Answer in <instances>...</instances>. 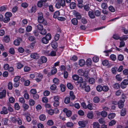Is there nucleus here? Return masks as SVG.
<instances>
[{
	"label": "nucleus",
	"instance_id": "obj_1",
	"mask_svg": "<svg viewBox=\"0 0 128 128\" xmlns=\"http://www.w3.org/2000/svg\"><path fill=\"white\" fill-rule=\"evenodd\" d=\"M52 38L51 35L50 33H48L45 36L42 38V42L44 44H47L49 40Z\"/></svg>",
	"mask_w": 128,
	"mask_h": 128
},
{
	"label": "nucleus",
	"instance_id": "obj_2",
	"mask_svg": "<svg viewBox=\"0 0 128 128\" xmlns=\"http://www.w3.org/2000/svg\"><path fill=\"white\" fill-rule=\"evenodd\" d=\"M38 21L39 23H42L44 20V19L43 17V14L42 12H39L38 13Z\"/></svg>",
	"mask_w": 128,
	"mask_h": 128
},
{
	"label": "nucleus",
	"instance_id": "obj_3",
	"mask_svg": "<svg viewBox=\"0 0 128 128\" xmlns=\"http://www.w3.org/2000/svg\"><path fill=\"white\" fill-rule=\"evenodd\" d=\"M30 56L32 58L35 59H38L39 58V55L36 53H32Z\"/></svg>",
	"mask_w": 128,
	"mask_h": 128
},
{
	"label": "nucleus",
	"instance_id": "obj_4",
	"mask_svg": "<svg viewBox=\"0 0 128 128\" xmlns=\"http://www.w3.org/2000/svg\"><path fill=\"white\" fill-rule=\"evenodd\" d=\"M88 15L89 17L91 19H94L95 18L94 12L92 11H90L88 12Z\"/></svg>",
	"mask_w": 128,
	"mask_h": 128
},
{
	"label": "nucleus",
	"instance_id": "obj_5",
	"mask_svg": "<svg viewBox=\"0 0 128 128\" xmlns=\"http://www.w3.org/2000/svg\"><path fill=\"white\" fill-rule=\"evenodd\" d=\"M125 100H120L118 102V107L120 108H122L124 105V102Z\"/></svg>",
	"mask_w": 128,
	"mask_h": 128
},
{
	"label": "nucleus",
	"instance_id": "obj_6",
	"mask_svg": "<svg viewBox=\"0 0 128 128\" xmlns=\"http://www.w3.org/2000/svg\"><path fill=\"white\" fill-rule=\"evenodd\" d=\"M22 40V39L20 38H18L14 41V44L16 46L19 45L20 43V41Z\"/></svg>",
	"mask_w": 128,
	"mask_h": 128
},
{
	"label": "nucleus",
	"instance_id": "obj_7",
	"mask_svg": "<svg viewBox=\"0 0 128 128\" xmlns=\"http://www.w3.org/2000/svg\"><path fill=\"white\" fill-rule=\"evenodd\" d=\"M6 94V90H3L2 92H0V98H2L3 97H5Z\"/></svg>",
	"mask_w": 128,
	"mask_h": 128
},
{
	"label": "nucleus",
	"instance_id": "obj_8",
	"mask_svg": "<svg viewBox=\"0 0 128 128\" xmlns=\"http://www.w3.org/2000/svg\"><path fill=\"white\" fill-rule=\"evenodd\" d=\"M70 98L71 100H73L75 98V96L74 95V92L72 91H70Z\"/></svg>",
	"mask_w": 128,
	"mask_h": 128
},
{
	"label": "nucleus",
	"instance_id": "obj_9",
	"mask_svg": "<svg viewBox=\"0 0 128 128\" xmlns=\"http://www.w3.org/2000/svg\"><path fill=\"white\" fill-rule=\"evenodd\" d=\"M74 15L78 19L80 20L81 18V16L80 14L78 12H75Z\"/></svg>",
	"mask_w": 128,
	"mask_h": 128
},
{
	"label": "nucleus",
	"instance_id": "obj_10",
	"mask_svg": "<svg viewBox=\"0 0 128 128\" xmlns=\"http://www.w3.org/2000/svg\"><path fill=\"white\" fill-rule=\"evenodd\" d=\"M47 59L46 57L44 56H41L40 58V61L43 63H45L47 61Z\"/></svg>",
	"mask_w": 128,
	"mask_h": 128
},
{
	"label": "nucleus",
	"instance_id": "obj_11",
	"mask_svg": "<svg viewBox=\"0 0 128 128\" xmlns=\"http://www.w3.org/2000/svg\"><path fill=\"white\" fill-rule=\"evenodd\" d=\"M94 12L95 16H96L97 17H99L100 15L101 12L99 10H94Z\"/></svg>",
	"mask_w": 128,
	"mask_h": 128
},
{
	"label": "nucleus",
	"instance_id": "obj_12",
	"mask_svg": "<svg viewBox=\"0 0 128 128\" xmlns=\"http://www.w3.org/2000/svg\"><path fill=\"white\" fill-rule=\"evenodd\" d=\"M72 23L74 25H76L78 23V21L77 19L75 18H73L71 20Z\"/></svg>",
	"mask_w": 128,
	"mask_h": 128
},
{
	"label": "nucleus",
	"instance_id": "obj_13",
	"mask_svg": "<svg viewBox=\"0 0 128 128\" xmlns=\"http://www.w3.org/2000/svg\"><path fill=\"white\" fill-rule=\"evenodd\" d=\"M79 64L80 66H83L85 64V61L83 59H81L79 61Z\"/></svg>",
	"mask_w": 128,
	"mask_h": 128
},
{
	"label": "nucleus",
	"instance_id": "obj_14",
	"mask_svg": "<svg viewBox=\"0 0 128 128\" xmlns=\"http://www.w3.org/2000/svg\"><path fill=\"white\" fill-rule=\"evenodd\" d=\"M126 110L125 108H123L121 111V116H124L126 114Z\"/></svg>",
	"mask_w": 128,
	"mask_h": 128
},
{
	"label": "nucleus",
	"instance_id": "obj_15",
	"mask_svg": "<svg viewBox=\"0 0 128 128\" xmlns=\"http://www.w3.org/2000/svg\"><path fill=\"white\" fill-rule=\"evenodd\" d=\"M113 87L114 89H118L120 88V84L118 83H116L113 85Z\"/></svg>",
	"mask_w": 128,
	"mask_h": 128
},
{
	"label": "nucleus",
	"instance_id": "obj_16",
	"mask_svg": "<svg viewBox=\"0 0 128 128\" xmlns=\"http://www.w3.org/2000/svg\"><path fill=\"white\" fill-rule=\"evenodd\" d=\"M76 6V4L74 2H72L70 3V8L72 9H74Z\"/></svg>",
	"mask_w": 128,
	"mask_h": 128
},
{
	"label": "nucleus",
	"instance_id": "obj_17",
	"mask_svg": "<svg viewBox=\"0 0 128 128\" xmlns=\"http://www.w3.org/2000/svg\"><path fill=\"white\" fill-rule=\"evenodd\" d=\"M87 116L88 118L90 119L94 117L92 112H90L88 113L87 115Z\"/></svg>",
	"mask_w": 128,
	"mask_h": 128
},
{
	"label": "nucleus",
	"instance_id": "obj_18",
	"mask_svg": "<svg viewBox=\"0 0 128 128\" xmlns=\"http://www.w3.org/2000/svg\"><path fill=\"white\" fill-rule=\"evenodd\" d=\"M37 27L38 29L39 30V32L42 30L44 28L43 26L41 24H38L37 26Z\"/></svg>",
	"mask_w": 128,
	"mask_h": 128
},
{
	"label": "nucleus",
	"instance_id": "obj_19",
	"mask_svg": "<svg viewBox=\"0 0 128 128\" xmlns=\"http://www.w3.org/2000/svg\"><path fill=\"white\" fill-rule=\"evenodd\" d=\"M78 124L80 126L82 127H84L86 126L85 122L83 121H79L78 122Z\"/></svg>",
	"mask_w": 128,
	"mask_h": 128
},
{
	"label": "nucleus",
	"instance_id": "obj_20",
	"mask_svg": "<svg viewBox=\"0 0 128 128\" xmlns=\"http://www.w3.org/2000/svg\"><path fill=\"white\" fill-rule=\"evenodd\" d=\"M51 45L52 48L54 49L56 48L58 46L57 43L56 42H52Z\"/></svg>",
	"mask_w": 128,
	"mask_h": 128
},
{
	"label": "nucleus",
	"instance_id": "obj_21",
	"mask_svg": "<svg viewBox=\"0 0 128 128\" xmlns=\"http://www.w3.org/2000/svg\"><path fill=\"white\" fill-rule=\"evenodd\" d=\"M60 14V12L59 11H56L54 13L53 15V17L54 18H56Z\"/></svg>",
	"mask_w": 128,
	"mask_h": 128
},
{
	"label": "nucleus",
	"instance_id": "obj_22",
	"mask_svg": "<svg viewBox=\"0 0 128 128\" xmlns=\"http://www.w3.org/2000/svg\"><path fill=\"white\" fill-rule=\"evenodd\" d=\"M115 116V114L114 113H112L109 114L108 116V118L112 119L114 118Z\"/></svg>",
	"mask_w": 128,
	"mask_h": 128
},
{
	"label": "nucleus",
	"instance_id": "obj_23",
	"mask_svg": "<svg viewBox=\"0 0 128 128\" xmlns=\"http://www.w3.org/2000/svg\"><path fill=\"white\" fill-rule=\"evenodd\" d=\"M100 125L99 123L97 122H95L94 123L93 126L94 128H99Z\"/></svg>",
	"mask_w": 128,
	"mask_h": 128
},
{
	"label": "nucleus",
	"instance_id": "obj_24",
	"mask_svg": "<svg viewBox=\"0 0 128 128\" xmlns=\"http://www.w3.org/2000/svg\"><path fill=\"white\" fill-rule=\"evenodd\" d=\"M46 118L45 116L43 114L39 116V118L40 120L44 121Z\"/></svg>",
	"mask_w": 128,
	"mask_h": 128
},
{
	"label": "nucleus",
	"instance_id": "obj_25",
	"mask_svg": "<svg viewBox=\"0 0 128 128\" xmlns=\"http://www.w3.org/2000/svg\"><path fill=\"white\" fill-rule=\"evenodd\" d=\"M72 78L74 80H78L79 78V77L77 75L74 74L72 76Z\"/></svg>",
	"mask_w": 128,
	"mask_h": 128
},
{
	"label": "nucleus",
	"instance_id": "obj_26",
	"mask_svg": "<svg viewBox=\"0 0 128 128\" xmlns=\"http://www.w3.org/2000/svg\"><path fill=\"white\" fill-rule=\"evenodd\" d=\"M4 40L5 42H8L10 40V38L8 36H6L4 37Z\"/></svg>",
	"mask_w": 128,
	"mask_h": 128
},
{
	"label": "nucleus",
	"instance_id": "obj_27",
	"mask_svg": "<svg viewBox=\"0 0 128 128\" xmlns=\"http://www.w3.org/2000/svg\"><path fill=\"white\" fill-rule=\"evenodd\" d=\"M67 86L68 88L70 90H72L73 88V85L70 83L67 84Z\"/></svg>",
	"mask_w": 128,
	"mask_h": 128
},
{
	"label": "nucleus",
	"instance_id": "obj_28",
	"mask_svg": "<svg viewBox=\"0 0 128 128\" xmlns=\"http://www.w3.org/2000/svg\"><path fill=\"white\" fill-rule=\"evenodd\" d=\"M86 86V83L85 81L80 84V86L83 88H84Z\"/></svg>",
	"mask_w": 128,
	"mask_h": 128
},
{
	"label": "nucleus",
	"instance_id": "obj_29",
	"mask_svg": "<svg viewBox=\"0 0 128 128\" xmlns=\"http://www.w3.org/2000/svg\"><path fill=\"white\" fill-rule=\"evenodd\" d=\"M53 81L54 84H59V80L57 78H54L53 80Z\"/></svg>",
	"mask_w": 128,
	"mask_h": 128
},
{
	"label": "nucleus",
	"instance_id": "obj_30",
	"mask_svg": "<svg viewBox=\"0 0 128 128\" xmlns=\"http://www.w3.org/2000/svg\"><path fill=\"white\" fill-rule=\"evenodd\" d=\"M101 7L103 9H106L107 8L108 6L107 4L104 3H103L102 4Z\"/></svg>",
	"mask_w": 128,
	"mask_h": 128
},
{
	"label": "nucleus",
	"instance_id": "obj_31",
	"mask_svg": "<svg viewBox=\"0 0 128 128\" xmlns=\"http://www.w3.org/2000/svg\"><path fill=\"white\" fill-rule=\"evenodd\" d=\"M73 124L71 122H68L66 124V126L67 127L72 128L73 127Z\"/></svg>",
	"mask_w": 128,
	"mask_h": 128
},
{
	"label": "nucleus",
	"instance_id": "obj_32",
	"mask_svg": "<svg viewBox=\"0 0 128 128\" xmlns=\"http://www.w3.org/2000/svg\"><path fill=\"white\" fill-rule=\"evenodd\" d=\"M92 63V60L90 58H88L86 61V64L88 66H90Z\"/></svg>",
	"mask_w": 128,
	"mask_h": 128
},
{
	"label": "nucleus",
	"instance_id": "obj_33",
	"mask_svg": "<svg viewBox=\"0 0 128 128\" xmlns=\"http://www.w3.org/2000/svg\"><path fill=\"white\" fill-rule=\"evenodd\" d=\"M113 38L115 40H118L120 38V37L119 36L118 34H115L113 35L112 36Z\"/></svg>",
	"mask_w": 128,
	"mask_h": 128
},
{
	"label": "nucleus",
	"instance_id": "obj_34",
	"mask_svg": "<svg viewBox=\"0 0 128 128\" xmlns=\"http://www.w3.org/2000/svg\"><path fill=\"white\" fill-rule=\"evenodd\" d=\"M60 87L61 91L62 92H64L65 90V86L64 84H61L60 85Z\"/></svg>",
	"mask_w": 128,
	"mask_h": 128
},
{
	"label": "nucleus",
	"instance_id": "obj_35",
	"mask_svg": "<svg viewBox=\"0 0 128 128\" xmlns=\"http://www.w3.org/2000/svg\"><path fill=\"white\" fill-rule=\"evenodd\" d=\"M102 86L100 85L98 86L96 88L97 90L99 92H101L102 90Z\"/></svg>",
	"mask_w": 128,
	"mask_h": 128
},
{
	"label": "nucleus",
	"instance_id": "obj_36",
	"mask_svg": "<svg viewBox=\"0 0 128 128\" xmlns=\"http://www.w3.org/2000/svg\"><path fill=\"white\" fill-rule=\"evenodd\" d=\"M100 98L98 97H95L94 98V102L95 103H97L100 101Z\"/></svg>",
	"mask_w": 128,
	"mask_h": 128
},
{
	"label": "nucleus",
	"instance_id": "obj_37",
	"mask_svg": "<svg viewBox=\"0 0 128 128\" xmlns=\"http://www.w3.org/2000/svg\"><path fill=\"white\" fill-rule=\"evenodd\" d=\"M29 104L31 106H34L35 104L34 101L32 99H30L29 100Z\"/></svg>",
	"mask_w": 128,
	"mask_h": 128
},
{
	"label": "nucleus",
	"instance_id": "obj_38",
	"mask_svg": "<svg viewBox=\"0 0 128 128\" xmlns=\"http://www.w3.org/2000/svg\"><path fill=\"white\" fill-rule=\"evenodd\" d=\"M102 88V90L104 92H107L109 90L108 87L106 86H104Z\"/></svg>",
	"mask_w": 128,
	"mask_h": 128
},
{
	"label": "nucleus",
	"instance_id": "obj_39",
	"mask_svg": "<svg viewBox=\"0 0 128 128\" xmlns=\"http://www.w3.org/2000/svg\"><path fill=\"white\" fill-rule=\"evenodd\" d=\"M101 115L103 117H105L107 115V114L106 112L105 111H102L101 113Z\"/></svg>",
	"mask_w": 128,
	"mask_h": 128
},
{
	"label": "nucleus",
	"instance_id": "obj_40",
	"mask_svg": "<svg viewBox=\"0 0 128 128\" xmlns=\"http://www.w3.org/2000/svg\"><path fill=\"white\" fill-rule=\"evenodd\" d=\"M6 17L10 18L12 16V14L10 12H7L5 14Z\"/></svg>",
	"mask_w": 128,
	"mask_h": 128
},
{
	"label": "nucleus",
	"instance_id": "obj_41",
	"mask_svg": "<svg viewBox=\"0 0 128 128\" xmlns=\"http://www.w3.org/2000/svg\"><path fill=\"white\" fill-rule=\"evenodd\" d=\"M39 32L40 34H41L44 35H46L47 33L46 30L45 29H44L43 30H42L40 31Z\"/></svg>",
	"mask_w": 128,
	"mask_h": 128
},
{
	"label": "nucleus",
	"instance_id": "obj_42",
	"mask_svg": "<svg viewBox=\"0 0 128 128\" xmlns=\"http://www.w3.org/2000/svg\"><path fill=\"white\" fill-rule=\"evenodd\" d=\"M124 58L122 54H120L118 56V59L119 60L122 61Z\"/></svg>",
	"mask_w": 128,
	"mask_h": 128
},
{
	"label": "nucleus",
	"instance_id": "obj_43",
	"mask_svg": "<svg viewBox=\"0 0 128 128\" xmlns=\"http://www.w3.org/2000/svg\"><path fill=\"white\" fill-rule=\"evenodd\" d=\"M108 9L110 11L112 12H114L115 11V8L112 6H110L108 8Z\"/></svg>",
	"mask_w": 128,
	"mask_h": 128
},
{
	"label": "nucleus",
	"instance_id": "obj_44",
	"mask_svg": "<svg viewBox=\"0 0 128 128\" xmlns=\"http://www.w3.org/2000/svg\"><path fill=\"white\" fill-rule=\"evenodd\" d=\"M14 108L16 110H18L20 108V106H19L18 104L16 103H15L14 105Z\"/></svg>",
	"mask_w": 128,
	"mask_h": 128
},
{
	"label": "nucleus",
	"instance_id": "obj_45",
	"mask_svg": "<svg viewBox=\"0 0 128 128\" xmlns=\"http://www.w3.org/2000/svg\"><path fill=\"white\" fill-rule=\"evenodd\" d=\"M22 106L24 110L28 109L29 107L28 105L26 104H24Z\"/></svg>",
	"mask_w": 128,
	"mask_h": 128
},
{
	"label": "nucleus",
	"instance_id": "obj_46",
	"mask_svg": "<svg viewBox=\"0 0 128 128\" xmlns=\"http://www.w3.org/2000/svg\"><path fill=\"white\" fill-rule=\"evenodd\" d=\"M8 89L11 90L12 88V82H10L8 83Z\"/></svg>",
	"mask_w": 128,
	"mask_h": 128
},
{
	"label": "nucleus",
	"instance_id": "obj_47",
	"mask_svg": "<svg viewBox=\"0 0 128 128\" xmlns=\"http://www.w3.org/2000/svg\"><path fill=\"white\" fill-rule=\"evenodd\" d=\"M88 82L91 84H93L95 80L93 78H90L88 80Z\"/></svg>",
	"mask_w": 128,
	"mask_h": 128
},
{
	"label": "nucleus",
	"instance_id": "obj_48",
	"mask_svg": "<svg viewBox=\"0 0 128 128\" xmlns=\"http://www.w3.org/2000/svg\"><path fill=\"white\" fill-rule=\"evenodd\" d=\"M93 61L95 62H98L99 60V58L97 56H94L92 58Z\"/></svg>",
	"mask_w": 128,
	"mask_h": 128
},
{
	"label": "nucleus",
	"instance_id": "obj_49",
	"mask_svg": "<svg viewBox=\"0 0 128 128\" xmlns=\"http://www.w3.org/2000/svg\"><path fill=\"white\" fill-rule=\"evenodd\" d=\"M10 20V18L5 16V17L3 19V21L4 22L7 23L9 22Z\"/></svg>",
	"mask_w": 128,
	"mask_h": 128
},
{
	"label": "nucleus",
	"instance_id": "obj_50",
	"mask_svg": "<svg viewBox=\"0 0 128 128\" xmlns=\"http://www.w3.org/2000/svg\"><path fill=\"white\" fill-rule=\"evenodd\" d=\"M70 102V98L67 97L64 100V102L66 104H68Z\"/></svg>",
	"mask_w": 128,
	"mask_h": 128
},
{
	"label": "nucleus",
	"instance_id": "obj_51",
	"mask_svg": "<svg viewBox=\"0 0 128 128\" xmlns=\"http://www.w3.org/2000/svg\"><path fill=\"white\" fill-rule=\"evenodd\" d=\"M85 88V91L87 92H89L90 90V88L89 86L88 85L85 86V87L84 88Z\"/></svg>",
	"mask_w": 128,
	"mask_h": 128
},
{
	"label": "nucleus",
	"instance_id": "obj_52",
	"mask_svg": "<svg viewBox=\"0 0 128 128\" xmlns=\"http://www.w3.org/2000/svg\"><path fill=\"white\" fill-rule=\"evenodd\" d=\"M102 64L104 66H107L108 64V62L107 60H105L102 62Z\"/></svg>",
	"mask_w": 128,
	"mask_h": 128
},
{
	"label": "nucleus",
	"instance_id": "obj_53",
	"mask_svg": "<svg viewBox=\"0 0 128 128\" xmlns=\"http://www.w3.org/2000/svg\"><path fill=\"white\" fill-rule=\"evenodd\" d=\"M47 124L49 126H52L53 125L54 122L53 121L51 120H48L47 123Z\"/></svg>",
	"mask_w": 128,
	"mask_h": 128
},
{
	"label": "nucleus",
	"instance_id": "obj_54",
	"mask_svg": "<svg viewBox=\"0 0 128 128\" xmlns=\"http://www.w3.org/2000/svg\"><path fill=\"white\" fill-rule=\"evenodd\" d=\"M81 22L83 24H85L87 23L88 21L86 19L83 18L81 20Z\"/></svg>",
	"mask_w": 128,
	"mask_h": 128
},
{
	"label": "nucleus",
	"instance_id": "obj_55",
	"mask_svg": "<svg viewBox=\"0 0 128 128\" xmlns=\"http://www.w3.org/2000/svg\"><path fill=\"white\" fill-rule=\"evenodd\" d=\"M116 122L114 120H112L109 123V125L110 126H112L115 124Z\"/></svg>",
	"mask_w": 128,
	"mask_h": 128
},
{
	"label": "nucleus",
	"instance_id": "obj_56",
	"mask_svg": "<svg viewBox=\"0 0 128 128\" xmlns=\"http://www.w3.org/2000/svg\"><path fill=\"white\" fill-rule=\"evenodd\" d=\"M82 75L84 76L86 78H88L87 77L88 76V72H86L85 71V72H84L83 73H82Z\"/></svg>",
	"mask_w": 128,
	"mask_h": 128
},
{
	"label": "nucleus",
	"instance_id": "obj_57",
	"mask_svg": "<svg viewBox=\"0 0 128 128\" xmlns=\"http://www.w3.org/2000/svg\"><path fill=\"white\" fill-rule=\"evenodd\" d=\"M20 77L19 76H16L14 79V82H18L19 80Z\"/></svg>",
	"mask_w": 128,
	"mask_h": 128
},
{
	"label": "nucleus",
	"instance_id": "obj_58",
	"mask_svg": "<svg viewBox=\"0 0 128 128\" xmlns=\"http://www.w3.org/2000/svg\"><path fill=\"white\" fill-rule=\"evenodd\" d=\"M32 29V26H28L26 28V30L28 32H30V31Z\"/></svg>",
	"mask_w": 128,
	"mask_h": 128
},
{
	"label": "nucleus",
	"instance_id": "obj_59",
	"mask_svg": "<svg viewBox=\"0 0 128 128\" xmlns=\"http://www.w3.org/2000/svg\"><path fill=\"white\" fill-rule=\"evenodd\" d=\"M111 59L113 61L115 60L116 58V56L114 54H112L110 56Z\"/></svg>",
	"mask_w": 128,
	"mask_h": 128
},
{
	"label": "nucleus",
	"instance_id": "obj_60",
	"mask_svg": "<svg viewBox=\"0 0 128 128\" xmlns=\"http://www.w3.org/2000/svg\"><path fill=\"white\" fill-rule=\"evenodd\" d=\"M30 115L29 114V115H28L26 116V120L28 122H30L31 120V118L30 116Z\"/></svg>",
	"mask_w": 128,
	"mask_h": 128
},
{
	"label": "nucleus",
	"instance_id": "obj_61",
	"mask_svg": "<svg viewBox=\"0 0 128 128\" xmlns=\"http://www.w3.org/2000/svg\"><path fill=\"white\" fill-rule=\"evenodd\" d=\"M120 42V45L119 46L120 48H121L122 46H124L125 45V42L123 40H121Z\"/></svg>",
	"mask_w": 128,
	"mask_h": 128
},
{
	"label": "nucleus",
	"instance_id": "obj_62",
	"mask_svg": "<svg viewBox=\"0 0 128 128\" xmlns=\"http://www.w3.org/2000/svg\"><path fill=\"white\" fill-rule=\"evenodd\" d=\"M36 6H33L31 9V12H34L36 11Z\"/></svg>",
	"mask_w": 128,
	"mask_h": 128
},
{
	"label": "nucleus",
	"instance_id": "obj_63",
	"mask_svg": "<svg viewBox=\"0 0 128 128\" xmlns=\"http://www.w3.org/2000/svg\"><path fill=\"white\" fill-rule=\"evenodd\" d=\"M9 53L12 54H14V49L13 48H11L9 49Z\"/></svg>",
	"mask_w": 128,
	"mask_h": 128
},
{
	"label": "nucleus",
	"instance_id": "obj_64",
	"mask_svg": "<svg viewBox=\"0 0 128 128\" xmlns=\"http://www.w3.org/2000/svg\"><path fill=\"white\" fill-rule=\"evenodd\" d=\"M121 83L124 84L126 85L128 84V80H124Z\"/></svg>",
	"mask_w": 128,
	"mask_h": 128
}]
</instances>
